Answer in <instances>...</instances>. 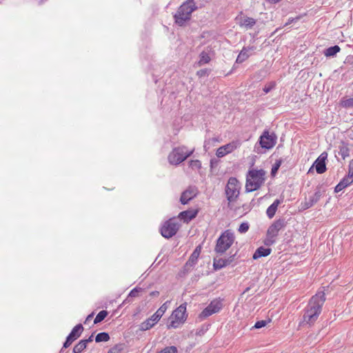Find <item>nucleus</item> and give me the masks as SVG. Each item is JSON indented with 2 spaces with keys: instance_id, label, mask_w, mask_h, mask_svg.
Here are the masks:
<instances>
[{
  "instance_id": "nucleus-31",
  "label": "nucleus",
  "mask_w": 353,
  "mask_h": 353,
  "mask_svg": "<svg viewBox=\"0 0 353 353\" xmlns=\"http://www.w3.org/2000/svg\"><path fill=\"white\" fill-rule=\"evenodd\" d=\"M108 313L106 310L100 311L96 316V317L94 320V323L97 324V323L101 322L102 321H103L104 319L108 316Z\"/></svg>"
},
{
  "instance_id": "nucleus-40",
  "label": "nucleus",
  "mask_w": 353,
  "mask_h": 353,
  "mask_svg": "<svg viewBox=\"0 0 353 353\" xmlns=\"http://www.w3.org/2000/svg\"><path fill=\"white\" fill-rule=\"evenodd\" d=\"M141 290H142V289H141V288H137H137H134V289H132V290L130 291V294H129V296H130L135 297V296H137V293H138L139 292L141 291Z\"/></svg>"
},
{
  "instance_id": "nucleus-2",
  "label": "nucleus",
  "mask_w": 353,
  "mask_h": 353,
  "mask_svg": "<svg viewBox=\"0 0 353 353\" xmlns=\"http://www.w3.org/2000/svg\"><path fill=\"white\" fill-rule=\"evenodd\" d=\"M197 9L194 0H187L178 8L173 17L174 22L179 26H184L190 20L192 13Z\"/></svg>"
},
{
  "instance_id": "nucleus-21",
  "label": "nucleus",
  "mask_w": 353,
  "mask_h": 353,
  "mask_svg": "<svg viewBox=\"0 0 353 353\" xmlns=\"http://www.w3.org/2000/svg\"><path fill=\"white\" fill-rule=\"evenodd\" d=\"M337 152L338 154L341 157L342 159H345V158L350 156V148L348 147V144L342 141L338 146Z\"/></svg>"
},
{
  "instance_id": "nucleus-5",
  "label": "nucleus",
  "mask_w": 353,
  "mask_h": 353,
  "mask_svg": "<svg viewBox=\"0 0 353 353\" xmlns=\"http://www.w3.org/2000/svg\"><path fill=\"white\" fill-rule=\"evenodd\" d=\"M194 149L188 150L185 146L174 148L168 155V161L172 165H179L193 153Z\"/></svg>"
},
{
  "instance_id": "nucleus-20",
  "label": "nucleus",
  "mask_w": 353,
  "mask_h": 353,
  "mask_svg": "<svg viewBox=\"0 0 353 353\" xmlns=\"http://www.w3.org/2000/svg\"><path fill=\"white\" fill-rule=\"evenodd\" d=\"M283 202L282 199H276L267 209L266 214L268 218L272 219L276 214L278 206Z\"/></svg>"
},
{
  "instance_id": "nucleus-27",
  "label": "nucleus",
  "mask_w": 353,
  "mask_h": 353,
  "mask_svg": "<svg viewBox=\"0 0 353 353\" xmlns=\"http://www.w3.org/2000/svg\"><path fill=\"white\" fill-rule=\"evenodd\" d=\"M211 59L209 54L205 51L201 52L199 55V63L200 65L208 63L210 61Z\"/></svg>"
},
{
  "instance_id": "nucleus-28",
  "label": "nucleus",
  "mask_w": 353,
  "mask_h": 353,
  "mask_svg": "<svg viewBox=\"0 0 353 353\" xmlns=\"http://www.w3.org/2000/svg\"><path fill=\"white\" fill-rule=\"evenodd\" d=\"M109 339H110V336H109L108 333H107V332H100V333L97 334L95 337V341L97 343L106 342V341H109Z\"/></svg>"
},
{
  "instance_id": "nucleus-8",
  "label": "nucleus",
  "mask_w": 353,
  "mask_h": 353,
  "mask_svg": "<svg viewBox=\"0 0 353 353\" xmlns=\"http://www.w3.org/2000/svg\"><path fill=\"white\" fill-rule=\"evenodd\" d=\"M165 303L161 306L157 311L153 314L150 318L146 319L145 321L141 323L140 330L146 331L152 328L157 322L160 320L166 310Z\"/></svg>"
},
{
  "instance_id": "nucleus-4",
  "label": "nucleus",
  "mask_w": 353,
  "mask_h": 353,
  "mask_svg": "<svg viewBox=\"0 0 353 353\" xmlns=\"http://www.w3.org/2000/svg\"><path fill=\"white\" fill-rule=\"evenodd\" d=\"M234 241V233L230 230H225L218 238L214 252L219 254H224L232 246Z\"/></svg>"
},
{
  "instance_id": "nucleus-19",
  "label": "nucleus",
  "mask_w": 353,
  "mask_h": 353,
  "mask_svg": "<svg viewBox=\"0 0 353 353\" xmlns=\"http://www.w3.org/2000/svg\"><path fill=\"white\" fill-rule=\"evenodd\" d=\"M197 211L196 210H186L179 213V218L184 223H188L192 219L196 217Z\"/></svg>"
},
{
  "instance_id": "nucleus-33",
  "label": "nucleus",
  "mask_w": 353,
  "mask_h": 353,
  "mask_svg": "<svg viewBox=\"0 0 353 353\" xmlns=\"http://www.w3.org/2000/svg\"><path fill=\"white\" fill-rule=\"evenodd\" d=\"M158 353H178V350L175 346H168Z\"/></svg>"
},
{
  "instance_id": "nucleus-34",
  "label": "nucleus",
  "mask_w": 353,
  "mask_h": 353,
  "mask_svg": "<svg viewBox=\"0 0 353 353\" xmlns=\"http://www.w3.org/2000/svg\"><path fill=\"white\" fill-rule=\"evenodd\" d=\"M340 182L343 184V187L346 188L352 183L353 178H350V176L347 175L343 177Z\"/></svg>"
},
{
  "instance_id": "nucleus-42",
  "label": "nucleus",
  "mask_w": 353,
  "mask_h": 353,
  "mask_svg": "<svg viewBox=\"0 0 353 353\" xmlns=\"http://www.w3.org/2000/svg\"><path fill=\"white\" fill-rule=\"evenodd\" d=\"M345 187H343V184L339 182L335 187L334 191L335 192H339L343 190Z\"/></svg>"
},
{
  "instance_id": "nucleus-3",
  "label": "nucleus",
  "mask_w": 353,
  "mask_h": 353,
  "mask_svg": "<svg viewBox=\"0 0 353 353\" xmlns=\"http://www.w3.org/2000/svg\"><path fill=\"white\" fill-rule=\"evenodd\" d=\"M265 172L262 169L250 170L246 176L245 191L251 192L259 189L265 182Z\"/></svg>"
},
{
  "instance_id": "nucleus-1",
  "label": "nucleus",
  "mask_w": 353,
  "mask_h": 353,
  "mask_svg": "<svg viewBox=\"0 0 353 353\" xmlns=\"http://www.w3.org/2000/svg\"><path fill=\"white\" fill-rule=\"evenodd\" d=\"M325 301V294L323 292H318L312 296L304 308L300 325L311 326L314 325L322 312V307Z\"/></svg>"
},
{
  "instance_id": "nucleus-47",
  "label": "nucleus",
  "mask_w": 353,
  "mask_h": 353,
  "mask_svg": "<svg viewBox=\"0 0 353 353\" xmlns=\"http://www.w3.org/2000/svg\"><path fill=\"white\" fill-rule=\"evenodd\" d=\"M295 19H293V18H290L288 19V23H286V25H289V24H291Z\"/></svg>"
},
{
  "instance_id": "nucleus-30",
  "label": "nucleus",
  "mask_w": 353,
  "mask_h": 353,
  "mask_svg": "<svg viewBox=\"0 0 353 353\" xmlns=\"http://www.w3.org/2000/svg\"><path fill=\"white\" fill-rule=\"evenodd\" d=\"M125 347V345L123 343H118L111 347L108 353H121Z\"/></svg>"
},
{
  "instance_id": "nucleus-7",
  "label": "nucleus",
  "mask_w": 353,
  "mask_h": 353,
  "mask_svg": "<svg viewBox=\"0 0 353 353\" xmlns=\"http://www.w3.org/2000/svg\"><path fill=\"white\" fill-rule=\"evenodd\" d=\"M241 184L235 177H230L225 186V194L229 202L235 201L239 196Z\"/></svg>"
},
{
  "instance_id": "nucleus-13",
  "label": "nucleus",
  "mask_w": 353,
  "mask_h": 353,
  "mask_svg": "<svg viewBox=\"0 0 353 353\" xmlns=\"http://www.w3.org/2000/svg\"><path fill=\"white\" fill-rule=\"evenodd\" d=\"M285 219H279L275 221L268 229L267 236L270 237H276L279 231L286 225Z\"/></svg>"
},
{
  "instance_id": "nucleus-43",
  "label": "nucleus",
  "mask_w": 353,
  "mask_h": 353,
  "mask_svg": "<svg viewBox=\"0 0 353 353\" xmlns=\"http://www.w3.org/2000/svg\"><path fill=\"white\" fill-rule=\"evenodd\" d=\"M274 237H270V236H267V239L265 241V244L267 245H270L273 244L275 242V240L272 239Z\"/></svg>"
},
{
  "instance_id": "nucleus-48",
  "label": "nucleus",
  "mask_w": 353,
  "mask_h": 353,
  "mask_svg": "<svg viewBox=\"0 0 353 353\" xmlns=\"http://www.w3.org/2000/svg\"><path fill=\"white\" fill-rule=\"evenodd\" d=\"M198 74L200 75V76H202L205 72L203 70H200V71H198Z\"/></svg>"
},
{
  "instance_id": "nucleus-44",
  "label": "nucleus",
  "mask_w": 353,
  "mask_h": 353,
  "mask_svg": "<svg viewBox=\"0 0 353 353\" xmlns=\"http://www.w3.org/2000/svg\"><path fill=\"white\" fill-rule=\"evenodd\" d=\"M93 316H94V313H92V314H89L87 316L84 323L86 324L89 321H90L93 318Z\"/></svg>"
},
{
  "instance_id": "nucleus-36",
  "label": "nucleus",
  "mask_w": 353,
  "mask_h": 353,
  "mask_svg": "<svg viewBox=\"0 0 353 353\" xmlns=\"http://www.w3.org/2000/svg\"><path fill=\"white\" fill-rule=\"evenodd\" d=\"M276 86V83L274 81L270 82L269 84L265 85L263 88V90L265 93L270 92L274 87Z\"/></svg>"
},
{
  "instance_id": "nucleus-29",
  "label": "nucleus",
  "mask_w": 353,
  "mask_h": 353,
  "mask_svg": "<svg viewBox=\"0 0 353 353\" xmlns=\"http://www.w3.org/2000/svg\"><path fill=\"white\" fill-rule=\"evenodd\" d=\"M86 345L84 341L81 340L77 344L74 345L73 347V352L74 353H81L85 348Z\"/></svg>"
},
{
  "instance_id": "nucleus-49",
  "label": "nucleus",
  "mask_w": 353,
  "mask_h": 353,
  "mask_svg": "<svg viewBox=\"0 0 353 353\" xmlns=\"http://www.w3.org/2000/svg\"><path fill=\"white\" fill-rule=\"evenodd\" d=\"M62 352H63V349H61L60 351V353H62Z\"/></svg>"
},
{
  "instance_id": "nucleus-46",
  "label": "nucleus",
  "mask_w": 353,
  "mask_h": 353,
  "mask_svg": "<svg viewBox=\"0 0 353 353\" xmlns=\"http://www.w3.org/2000/svg\"><path fill=\"white\" fill-rule=\"evenodd\" d=\"M159 292L158 291H152L150 293V296H159Z\"/></svg>"
},
{
  "instance_id": "nucleus-37",
  "label": "nucleus",
  "mask_w": 353,
  "mask_h": 353,
  "mask_svg": "<svg viewBox=\"0 0 353 353\" xmlns=\"http://www.w3.org/2000/svg\"><path fill=\"white\" fill-rule=\"evenodd\" d=\"M249 230V224L248 223L244 222L242 223L238 229V231L240 233H245Z\"/></svg>"
},
{
  "instance_id": "nucleus-45",
  "label": "nucleus",
  "mask_w": 353,
  "mask_h": 353,
  "mask_svg": "<svg viewBox=\"0 0 353 353\" xmlns=\"http://www.w3.org/2000/svg\"><path fill=\"white\" fill-rule=\"evenodd\" d=\"M93 336L91 335L88 339H83L82 341L85 343V345H87L88 343L92 341Z\"/></svg>"
},
{
  "instance_id": "nucleus-17",
  "label": "nucleus",
  "mask_w": 353,
  "mask_h": 353,
  "mask_svg": "<svg viewBox=\"0 0 353 353\" xmlns=\"http://www.w3.org/2000/svg\"><path fill=\"white\" fill-rule=\"evenodd\" d=\"M197 194V190L194 187H190L185 190L180 198V201L182 204L185 205L188 203L191 199L194 198Z\"/></svg>"
},
{
  "instance_id": "nucleus-15",
  "label": "nucleus",
  "mask_w": 353,
  "mask_h": 353,
  "mask_svg": "<svg viewBox=\"0 0 353 353\" xmlns=\"http://www.w3.org/2000/svg\"><path fill=\"white\" fill-rule=\"evenodd\" d=\"M327 158V154L325 152H322L317 159L314 161L316 171L318 174H323L326 170L325 160Z\"/></svg>"
},
{
  "instance_id": "nucleus-25",
  "label": "nucleus",
  "mask_w": 353,
  "mask_h": 353,
  "mask_svg": "<svg viewBox=\"0 0 353 353\" xmlns=\"http://www.w3.org/2000/svg\"><path fill=\"white\" fill-rule=\"evenodd\" d=\"M83 330V325L80 323L77 324L72 328V331L70 332L68 337L74 341L81 336Z\"/></svg>"
},
{
  "instance_id": "nucleus-9",
  "label": "nucleus",
  "mask_w": 353,
  "mask_h": 353,
  "mask_svg": "<svg viewBox=\"0 0 353 353\" xmlns=\"http://www.w3.org/2000/svg\"><path fill=\"white\" fill-rule=\"evenodd\" d=\"M179 228V224L175 219H170L165 221L161 228V235L169 239L176 234Z\"/></svg>"
},
{
  "instance_id": "nucleus-38",
  "label": "nucleus",
  "mask_w": 353,
  "mask_h": 353,
  "mask_svg": "<svg viewBox=\"0 0 353 353\" xmlns=\"http://www.w3.org/2000/svg\"><path fill=\"white\" fill-rule=\"evenodd\" d=\"M281 162H282L281 160H278L275 162L274 165L272 168V170H271L272 174H274L278 171L279 168H280V166L281 165Z\"/></svg>"
},
{
  "instance_id": "nucleus-35",
  "label": "nucleus",
  "mask_w": 353,
  "mask_h": 353,
  "mask_svg": "<svg viewBox=\"0 0 353 353\" xmlns=\"http://www.w3.org/2000/svg\"><path fill=\"white\" fill-rule=\"evenodd\" d=\"M189 165L190 168H192V169H196V170H199L201 168V163L200 161L199 160H191L190 162H189Z\"/></svg>"
},
{
  "instance_id": "nucleus-10",
  "label": "nucleus",
  "mask_w": 353,
  "mask_h": 353,
  "mask_svg": "<svg viewBox=\"0 0 353 353\" xmlns=\"http://www.w3.org/2000/svg\"><path fill=\"white\" fill-rule=\"evenodd\" d=\"M223 307L222 301L220 299H214L199 314L201 319H205L213 314L219 312Z\"/></svg>"
},
{
  "instance_id": "nucleus-24",
  "label": "nucleus",
  "mask_w": 353,
  "mask_h": 353,
  "mask_svg": "<svg viewBox=\"0 0 353 353\" xmlns=\"http://www.w3.org/2000/svg\"><path fill=\"white\" fill-rule=\"evenodd\" d=\"M201 245L197 246L195 250L193 251L192 254L190 255L188 262L186 263L187 265L192 266L195 265L197 262V259L199 256V254L201 253Z\"/></svg>"
},
{
  "instance_id": "nucleus-14",
  "label": "nucleus",
  "mask_w": 353,
  "mask_h": 353,
  "mask_svg": "<svg viewBox=\"0 0 353 353\" xmlns=\"http://www.w3.org/2000/svg\"><path fill=\"white\" fill-rule=\"evenodd\" d=\"M321 196V190H316L312 196L305 198V201L301 203V209L305 210L311 208L319 201Z\"/></svg>"
},
{
  "instance_id": "nucleus-16",
  "label": "nucleus",
  "mask_w": 353,
  "mask_h": 353,
  "mask_svg": "<svg viewBox=\"0 0 353 353\" xmlns=\"http://www.w3.org/2000/svg\"><path fill=\"white\" fill-rule=\"evenodd\" d=\"M234 254L230 256L227 259H216L214 258L213 260V267L215 270H221L229 265H230L234 259Z\"/></svg>"
},
{
  "instance_id": "nucleus-22",
  "label": "nucleus",
  "mask_w": 353,
  "mask_h": 353,
  "mask_svg": "<svg viewBox=\"0 0 353 353\" xmlns=\"http://www.w3.org/2000/svg\"><path fill=\"white\" fill-rule=\"evenodd\" d=\"M272 249L269 248H264L263 246L259 247L256 249L253 254V259H258L263 256H267L270 254Z\"/></svg>"
},
{
  "instance_id": "nucleus-18",
  "label": "nucleus",
  "mask_w": 353,
  "mask_h": 353,
  "mask_svg": "<svg viewBox=\"0 0 353 353\" xmlns=\"http://www.w3.org/2000/svg\"><path fill=\"white\" fill-rule=\"evenodd\" d=\"M255 49L256 48L254 46L243 47L236 58V63H241L244 62L250 56L251 54L250 53V52L254 51Z\"/></svg>"
},
{
  "instance_id": "nucleus-11",
  "label": "nucleus",
  "mask_w": 353,
  "mask_h": 353,
  "mask_svg": "<svg viewBox=\"0 0 353 353\" xmlns=\"http://www.w3.org/2000/svg\"><path fill=\"white\" fill-rule=\"evenodd\" d=\"M276 143V136L274 133L270 134L268 130H265L260 137L259 143L263 148L270 149Z\"/></svg>"
},
{
  "instance_id": "nucleus-12",
  "label": "nucleus",
  "mask_w": 353,
  "mask_h": 353,
  "mask_svg": "<svg viewBox=\"0 0 353 353\" xmlns=\"http://www.w3.org/2000/svg\"><path fill=\"white\" fill-rule=\"evenodd\" d=\"M241 145V141L239 140H234L230 143L219 147L216 152V155L219 158L223 157L228 154L232 152L234 150L239 148Z\"/></svg>"
},
{
  "instance_id": "nucleus-6",
  "label": "nucleus",
  "mask_w": 353,
  "mask_h": 353,
  "mask_svg": "<svg viewBox=\"0 0 353 353\" xmlns=\"http://www.w3.org/2000/svg\"><path fill=\"white\" fill-rule=\"evenodd\" d=\"M186 306V303H182L173 311L171 316L172 320L168 325V328H176L185 321L188 316Z\"/></svg>"
},
{
  "instance_id": "nucleus-32",
  "label": "nucleus",
  "mask_w": 353,
  "mask_h": 353,
  "mask_svg": "<svg viewBox=\"0 0 353 353\" xmlns=\"http://www.w3.org/2000/svg\"><path fill=\"white\" fill-rule=\"evenodd\" d=\"M341 105L345 108H353V97L350 99H343L341 101Z\"/></svg>"
},
{
  "instance_id": "nucleus-41",
  "label": "nucleus",
  "mask_w": 353,
  "mask_h": 353,
  "mask_svg": "<svg viewBox=\"0 0 353 353\" xmlns=\"http://www.w3.org/2000/svg\"><path fill=\"white\" fill-rule=\"evenodd\" d=\"M74 341L67 336L65 341L63 343V348L68 347Z\"/></svg>"
},
{
  "instance_id": "nucleus-23",
  "label": "nucleus",
  "mask_w": 353,
  "mask_h": 353,
  "mask_svg": "<svg viewBox=\"0 0 353 353\" xmlns=\"http://www.w3.org/2000/svg\"><path fill=\"white\" fill-rule=\"evenodd\" d=\"M256 21L252 17H243L241 18V21L239 22V25L241 27L245 28L247 30L252 28V27L256 24Z\"/></svg>"
},
{
  "instance_id": "nucleus-26",
  "label": "nucleus",
  "mask_w": 353,
  "mask_h": 353,
  "mask_svg": "<svg viewBox=\"0 0 353 353\" xmlns=\"http://www.w3.org/2000/svg\"><path fill=\"white\" fill-rule=\"evenodd\" d=\"M340 50H341L340 47L337 45H335L334 46H331V47L325 49L324 50L323 54L327 57H334L336 54V53L340 52Z\"/></svg>"
},
{
  "instance_id": "nucleus-39",
  "label": "nucleus",
  "mask_w": 353,
  "mask_h": 353,
  "mask_svg": "<svg viewBox=\"0 0 353 353\" xmlns=\"http://www.w3.org/2000/svg\"><path fill=\"white\" fill-rule=\"evenodd\" d=\"M267 325V321L264 320L259 321L256 322V323L254 325V328L255 329H260L261 327H265Z\"/></svg>"
}]
</instances>
